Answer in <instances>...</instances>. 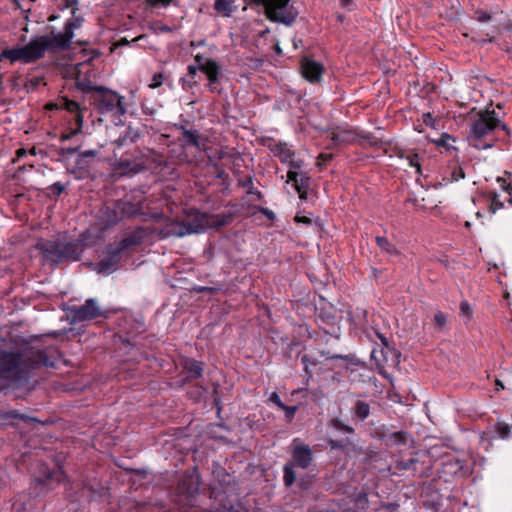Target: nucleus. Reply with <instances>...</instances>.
<instances>
[{"label": "nucleus", "mask_w": 512, "mask_h": 512, "mask_svg": "<svg viewBox=\"0 0 512 512\" xmlns=\"http://www.w3.org/2000/svg\"><path fill=\"white\" fill-rule=\"evenodd\" d=\"M332 158V155L331 154H321L320 155V159L323 161V162H328L330 161Z\"/></svg>", "instance_id": "603ef678"}, {"label": "nucleus", "mask_w": 512, "mask_h": 512, "mask_svg": "<svg viewBox=\"0 0 512 512\" xmlns=\"http://www.w3.org/2000/svg\"><path fill=\"white\" fill-rule=\"evenodd\" d=\"M465 177V174L463 172V169L461 167L455 168V170L452 173V179L454 181H458L460 179H463Z\"/></svg>", "instance_id": "37998d69"}, {"label": "nucleus", "mask_w": 512, "mask_h": 512, "mask_svg": "<svg viewBox=\"0 0 512 512\" xmlns=\"http://www.w3.org/2000/svg\"><path fill=\"white\" fill-rule=\"evenodd\" d=\"M269 401H271L272 403H274L275 405H277L279 408H281L284 403L281 401L279 395L276 393V392H273L270 397H269Z\"/></svg>", "instance_id": "c03bdc74"}, {"label": "nucleus", "mask_w": 512, "mask_h": 512, "mask_svg": "<svg viewBox=\"0 0 512 512\" xmlns=\"http://www.w3.org/2000/svg\"><path fill=\"white\" fill-rule=\"evenodd\" d=\"M97 155V152L95 150H87V151H84L80 154V157L81 158H85V157H96Z\"/></svg>", "instance_id": "09e8293b"}, {"label": "nucleus", "mask_w": 512, "mask_h": 512, "mask_svg": "<svg viewBox=\"0 0 512 512\" xmlns=\"http://www.w3.org/2000/svg\"><path fill=\"white\" fill-rule=\"evenodd\" d=\"M331 358H332V359H335V358H341V356H332Z\"/></svg>", "instance_id": "69168bd1"}, {"label": "nucleus", "mask_w": 512, "mask_h": 512, "mask_svg": "<svg viewBox=\"0 0 512 512\" xmlns=\"http://www.w3.org/2000/svg\"><path fill=\"white\" fill-rule=\"evenodd\" d=\"M498 386H500L502 389L504 388L503 384L500 381L496 382Z\"/></svg>", "instance_id": "680f3d73"}, {"label": "nucleus", "mask_w": 512, "mask_h": 512, "mask_svg": "<svg viewBox=\"0 0 512 512\" xmlns=\"http://www.w3.org/2000/svg\"><path fill=\"white\" fill-rule=\"evenodd\" d=\"M403 159H405L410 167H413L416 169V173L421 175V163H420V157L416 153H407L406 155L401 156Z\"/></svg>", "instance_id": "7c9ffc66"}, {"label": "nucleus", "mask_w": 512, "mask_h": 512, "mask_svg": "<svg viewBox=\"0 0 512 512\" xmlns=\"http://www.w3.org/2000/svg\"><path fill=\"white\" fill-rule=\"evenodd\" d=\"M488 209L491 214H495L497 211L504 208V202L509 201L512 203L510 194L508 193L504 199H501V195L496 192L487 193Z\"/></svg>", "instance_id": "412c9836"}, {"label": "nucleus", "mask_w": 512, "mask_h": 512, "mask_svg": "<svg viewBox=\"0 0 512 512\" xmlns=\"http://www.w3.org/2000/svg\"><path fill=\"white\" fill-rule=\"evenodd\" d=\"M161 238L183 237L189 235L184 221L170 220L158 232Z\"/></svg>", "instance_id": "4468645a"}, {"label": "nucleus", "mask_w": 512, "mask_h": 512, "mask_svg": "<svg viewBox=\"0 0 512 512\" xmlns=\"http://www.w3.org/2000/svg\"><path fill=\"white\" fill-rule=\"evenodd\" d=\"M50 189L53 191L54 194L60 195L64 192L65 186L61 182H55L51 185Z\"/></svg>", "instance_id": "a19ab883"}, {"label": "nucleus", "mask_w": 512, "mask_h": 512, "mask_svg": "<svg viewBox=\"0 0 512 512\" xmlns=\"http://www.w3.org/2000/svg\"><path fill=\"white\" fill-rule=\"evenodd\" d=\"M280 409L285 412L287 420L291 421L297 411V406H287L284 404Z\"/></svg>", "instance_id": "58836bf2"}, {"label": "nucleus", "mask_w": 512, "mask_h": 512, "mask_svg": "<svg viewBox=\"0 0 512 512\" xmlns=\"http://www.w3.org/2000/svg\"><path fill=\"white\" fill-rule=\"evenodd\" d=\"M55 2L60 10L71 9V16L65 21L63 29L61 31L52 29L50 34L31 38L26 45L4 49L0 57L9 58L12 63L19 61L28 64L42 58L48 50L56 52L69 49L75 37V31L82 27L84 19L76 13L78 0H55Z\"/></svg>", "instance_id": "f257e3e1"}, {"label": "nucleus", "mask_w": 512, "mask_h": 512, "mask_svg": "<svg viewBox=\"0 0 512 512\" xmlns=\"http://www.w3.org/2000/svg\"><path fill=\"white\" fill-rule=\"evenodd\" d=\"M299 169L288 170L286 183L293 182V186L299 198L305 200L310 185V177L305 172H299Z\"/></svg>", "instance_id": "9d476101"}, {"label": "nucleus", "mask_w": 512, "mask_h": 512, "mask_svg": "<svg viewBox=\"0 0 512 512\" xmlns=\"http://www.w3.org/2000/svg\"><path fill=\"white\" fill-rule=\"evenodd\" d=\"M271 151L283 164H287L289 170L301 169L303 167V161L298 159L295 160V151L287 143H276L271 148Z\"/></svg>", "instance_id": "1a4fd4ad"}, {"label": "nucleus", "mask_w": 512, "mask_h": 512, "mask_svg": "<svg viewBox=\"0 0 512 512\" xmlns=\"http://www.w3.org/2000/svg\"><path fill=\"white\" fill-rule=\"evenodd\" d=\"M356 136L354 130L338 127L331 132L332 146L351 144L356 140ZM329 147H331V145Z\"/></svg>", "instance_id": "dca6fc26"}, {"label": "nucleus", "mask_w": 512, "mask_h": 512, "mask_svg": "<svg viewBox=\"0 0 512 512\" xmlns=\"http://www.w3.org/2000/svg\"><path fill=\"white\" fill-rule=\"evenodd\" d=\"M196 71H197V68L195 66H192V65L188 66L189 75L194 76L196 74Z\"/></svg>", "instance_id": "864d4df0"}, {"label": "nucleus", "mask_w": 512, "mask_h": 512, "mask_svg": "<svg viewBox=\"0 0 512 512\" xmlns=\"http://www.w3.org/2000/svg\"><path fill=\"white\" fill-rule=\"evenodd\" d=\"M58 475L62 476L63 475L62 471L59 470L57 472L49 473L47 476V480H52L55 476L57 481H60V478L58 477Z\"/></svg>", "instance_id": "8fccbe9b"}, {"label": "nucleus", "mask_w": 512, "mask_h": 512, "mask_svg": "<svg viewBox=\"0 0 512 512\" xmlns=\"http://www.w3.org/2000/svg\"><path fill=\"white\" fill-rule=\"evenodd\" d=\"M476 216H477L478 218H479V217H481V216H482L481 212H479V211H478V212H476Z\"/></svg>", "instance_id": "e2e57ef3"}, {"label": "nucleus", "mask_w": 512, "mask_h": 512, "mask_svg": "<svg viewBox=\"0 0 512 512\" xmlns=\"http://www.w3.org/2000/svg\"><path fill=\"white\" fill-rule=\"evenodd\" d=\"M234 0H216L214 3L215 11L225 17H229L233 11Z\"/></svg>", "instance_id": "a878e982"}, {"label": "nucleus", "mask_w": 512, "mask_h": 512, "mask_svg": "<svg viewBox=\"0 0 512 512\" xmlns=\"http://www.w3.org/2000/svg\"><path fill=\"white\" fill-rule=\"evenodd\" d=\"M377 245L386 253L396 255L398 253L395 245L391 243L386 237H376Z\"/></svg>", "instance_id": "c756f323"}, {"label": "nucleus", "mask_w": 512, "mask_h": 512, "mask_svg": "<svg viewBox=\"0 0 512 512\" xmlns=\"http://www.w3.org/2000/svg\"><path fill=\"white\" fill-rule=\"evenodd\" d=\"M59 105L61 108L67 110L68 112L75 114V122L77 124L76 129L73 130L70 134L63 136L64 140H68L71 138V136L79 133L82 130L83 111L77 102L69 100V99H63Z\"/></svg>", "instance_id": "f8f14e48"}, {"label": "nucleus", "mask_w": 512, "mask_h": 512, "mask_svg": "<svg viewBox=\"0 0 512 512\" xmlns=\"http://www.w3.org/2000/svg\"><path fill=\"white\" fill-rule=\"evenodd\" d=\"M460 315L464 318L471 319L473 310L468 301H462L460 303Z\"/></svg>", "instance_id": "c9c22d12"}, {"label": "nucleus", "mask_w": 512, "mask_h": 512, "mask_svg": "<svg viewBox=\"0 0 512 512\" xmlns=\"http://www.w3.org/2000/svg\"><path fill=\"white\" fill-rule=\"evenodd\" d=\"M144 239V231L142 229H138L127 234L117 245V247L124 251L132 246H137L143 242Z\"/></svg>", "instance_id": "aec40b11"}, {"label": "nucleus", "mask_w": 512, "mask_h": 512, "mask_svg": "<svg viewBox=\"0 0 512 512\" xmlns=\"http://www.w3.org/2000/svg\"><path fill=\"white\" fill-rule=\"evenodd\" d=\"M186 229L189 230V235L193 233L203 232L210 226L209 219L206 214L196 212L184 220Z\"/></svg>", "instance_id": "2eb2a0df"}, {"label": "nucleus", "mask_w": 512, "mask_h": 512, "mask_svg": "<svg viewBox=\"0 0 512 512\" xmlns=\"http://www.w3.org/2000/svg\"><path fill=\"white\" fill-rule=\"evenodd\" d=\"M195 60L198 63V69L204 73L208 79L212 77H220L222 70L220 65L215 60H203L200 56H196Z\"/></svg>", "instance_id": "a211bd4d"}, {"label": "nucleus", "mask_w": 512, "mask_h": 512, "mask_svg": "<svg viewBox=\"0 0 512 512\" xmlns=\"http://www.w3.org/2000/svg\"><path fill=\"white\" fill-rule=\"evenodd\" d=\"M62 251L65 261H77L83 251L79 241H62Z\"/></svg>", "instance_id": "6ab92c4d"}, {"label": "nucleus", "mask_w": 512, "mask_h": 512, "mask_svg": "<svg viewBox=\"0 0 512 512\" xmlns=\"http://www.w3.org/2000/svg\"><path fill=\"white\" fill-rule=\"evenodd\" d=\"M75 321L93 320L103 315L102 309L93 298L87 299L85 303L71 310Z\"/></svg>", "instance_id": "6e6552de"}, {"label": "nucleus", "mask_w": 512, "mask_h": 512, "mask_svg": "<svg viewBox=\"0 0 512 512\" xmlns=\"http://www.w3.org/2000/svg\"><path fill=\"white\" fill-rule=\"evenodd\" d=\"M219 79L220 77H212L208 79L207 89L212 93H221V88L219 87Z\"/></svg>", "instance_id": "e433bc0d"}, {"label": "nucleus", "mask_w": 512, "mask_h": 512, "mask_svg": "<svg viewBox=\"0 0 512 512\" xmlns=\"http://www.w3.org/2000/svg\"><path fill=\"white\" fill-rule=\"evenodd\" d=\"M15 417H19V415H15ZM20 419H24V416H20Z\"/></svg>", "instance_id": "338daca9"}, {"label": "nucleus", "mask_w": 512, "mask_h": 512, "mask_svg": "<svg viewBox=\"0 0 512 512\" xmlns=\"http://www.w3.org/2000/svg\"><path fill=\"white\" fill-rule=\"evenodd\" d=\"M329 444L332 449H343L346 446V443L344 440H334L330 439Z\"/></svg>", "instance_id": "79ce46f5"}, {"label": "nucleus", "mask_w": 512, "mask_h": 512, "mask_svg": "<svg viewBox=\"0 0 512 512\" xmlns=\"http://www.w3.org/2000/svg\"><path fill=\"white\" fill-rule=\"evenodd\" d=\"M423 121H424L425 125H427V126L434 125V118L430 113H426L423 115Z\"/></svg>", "instance_id": "a18cd8bd"}, {"label": "nucleus", "mask_w": 512, "mask_h": 512, "mask_svg": "<svg viewBox=\"0 0 512 512\" xmlns=\"http://www.w3.org/2000/svg\"><path fill=\"white\" fill-rule=\"evenodd\" d=\"M295 221H296L297 223H304V224H306V225H310V224H311V222H312L310 218H308V217H306V216H299V215H296V216H295Z\"/></svg>", "instance_id": "49530a36"}, {"label": "nucleus", "mask_w": 512, "mask_h": 512, "mask_svg": "<svg viewBox=\"0 0 512 512\" xmlns=\"http://www.w3.org/2000/svg\"><path fill=\"white\" fill-rule=\"evenodd\" d=\"M324 68L321 63L309 59L304 58L301 61V72L305 79L310 82H318L320 81Z\"/></svg>", "instance_id": "9b49d317"}, {"label": "nucleus", "mask_w": 512, "mask_h": 512, "mask_svg": "<svg viewBox=\"0 0 512 512\" xmlns=\"http://www.w3.org/2000/svg\"><path fill=\"white\" fill-rule=\"evenodd\" d=\"M184 370L188 372V378L197 379L200 378L203 374V366L201 362H198L194 359H186L184 361Z\"/></svg>", "instance_id": "b1692460"}, {"label": "nucleus", "mask_w": 512, "mask_h": 512, "mask_svg": "<svg viewBox=\"0 0 512 512\" xmlns=\"http://www.w3.org/2000/svg\"><path fill=\"white\" fill-rule=\"evenodd\" d=\"M264 213H265L266 215H268V216H271V215L273 214L272 212L268 211V209H266V210L264 211Z\"/></svg>", "instance_id": "bf43d9fd"}, {"label": "nucleus", "mask_w": 512, "mask_h": 512, "mask_svg": "<svg viewBox=\"0 0 512 512\" xmlns=\"http://www.w3.org/2000/svg\"><path fill=\"white\" fill-rule=\"evenodd\" d=\"M76 148H73V149H68V153L72 154V153H75L76 152Z\"/></svg>", "instance_id": "13d9d810"}, {"label": "nucleus", "mask_w": 512, "mask_h": 512, "mask_svg": "<svg viewBox=\"0 0 512 512\" xmlns=\"http://www.w3.org/2000/svg\"><path fill=\"white\" fill-rule=\"evenodd\" d=\"M370 413V406L366 402L358 401L355 407V415L360 420H365Z\"/></svg>", "instance_id": "72a5a7b5"}, {"label": "nucleus", "mask_w": 512, "mask_h": 512, "mask_svg": "<svg viewBox=\"0 0 512 512\" xmlns=\"http://www.w3.org/2000/svg\"><path fill=\"white\" fill-rule=\"evenodd\" d=\"M46 260L58 264L65 261L62 251V241L49 242L42 248Z\"/></svg>", "instance_id": "f3484780"}, {"label": "nucleus", "mask_w": 512, "mask_h": 512, "mask_svg": "<svg viewBox=\"0 0 512 512\" xmlns=\"http://www.w3.org/2000/svg\"><path fill=\"white\" fill-rule=\"evenodd\" d=\"M378 337L381 340L382 344L385 347H388V339L385 336L381 335V334H378Z\"/></svg>", "instance_id": "5fc2aeb1"}, {"label": "nucleus", "mask_w": 512, "mask_h": 512, "mask_svg": "<svg viewBox=\"0 0 512 512\" xmlns=\"http://www.w3.org/2000/svg\"><path fill=\"white\" fill-rule=\"evenodd\" d=\"M497 434L502 439H507L512 434V426L504 421H498L495 425Z\"/></svg>", "instance_id": "2f4dec72"}, {"label": "nucleus", "mask_w": 512, "mask_h": 512, "mask_svg": "<svg viewBox=\"0 0 512 512\" xmlns=\"http://www.w3.org/2000/svg\"><path fill=\"white\" fill-rule=\"evenodd\" d=\"M164 75L162 73H156L153 75L151 79V83L149 84V87L152 89L158 88L163 84Z\"/></svg>", "instance_id": "4c0bfd02"}, {"label": "nucleus", "mask_w": 512, "mask_h": 512, "mask_svg": "<svg viewBox=\"0 0 512 512\" xmlns=\"http://www.w3.org/2000/svg\"><path fill=\"white\" fill-rule=\"evenodd\" d=\"M142 213L141 202L132 203L127 198L121 199L110 205H105L101 210L100 219L105 226H111L126 217H133Z\"/></svg>", "instance_id": "20e7f679"}, {"label": "nucleus", "mask_w": 512, "mask_h": 512, "mask_svg": "<svg viewBox=\"0 0 512 512\" xmlns=\"http://www.w3.org/2000/svg\"><path fill=\"white\" fill-rule=\"evenodd\" d=\"M291 455L292 458L288 463L301 469H307L313 461L312 449L308 445L301 443L298 438L292 441Z\"/></svg>", "instance_id": "0eeeda50"}, {"label": "nucleus", "mask_w": 512, "mask_h": 512, "mask_svg": "<svg viewBox=\"0 0 512 512\" xmlns=\"http://www.w3.org/2000/svg\"><path fill=\"white\" fill-rule=\"evenodd\" d=\"M415 462H416V460H415V459H410L408 462H405V463L402 465V469H405V470L409 469V468H410V466H411L413 463H415Z\"/></svg>", "instance_id": "3c124183"}, {"label": "nucleus", "mask_w": 512, "mask_h": 512, "mask_svg": "<svg viewBox=\"0 0 512 512\" xmlns=\"http://www.w3.org/2000/svg\"><path fill=\"white\" fill-rule=\"evenodd\" d=\"M349 318L356 327L362 328L367 324V312L364 309H355L349 313Z\"/></svg>", "instance_id": "393cba45"}, {"label": "nucleus", "mask_w": 512, "mask_h": 512, "mask_svg": "<svg viewBox=\"0 0 512 512\" xmlns=\"http://www.w3.org/2000/svg\"><path fill=\"white\" fill-rule=\"evenodd\" d=\"M505 125L501 124L497 113L494 110H485L477 114L476 118L469 126V140L473 141V146L477 149H488L493 147L492 142L481 143V139L489 136L497 127Z\"/></svg>", "instance_id": "7ed1b4c3"}, {"label": "nucleus", "mask_w": 512, "mask_h": 512, "mask_svg": "<svg viewBox=\"0 0 512 512\" xmlns=\"http://www.w3.org/2000/svg\"><path fill=\"white\" fill-rule=\"evenodd\" d=\"M247 4L263 6L267 18L273 22H281L290 25L295 15L288 8L290 0H244Z\"/></svg>", "instance_id": "39448f33"}, {"label": "nucleus", "mask_w": 512, "mask_h": 512, "mask_svg": "<svg viewBox=\"0 0 512 512\" xmlns=\"http://www.w3.org/2000/svg\"><path fill=\"white\" fill-rule=\"evenodd\" d=\"M434 322L439 327H444L446 325V322H447V317H446V315L443 312L438 311L434 315Z\"/></svg>", "instance_id": "ea45409f"}, {"label": "nucleus", "mask_w": 512, "mask_h": 512, "mask_svg": "<svg viewBox=\"0 0 512 512\" xmlns=\"http://www.w3.org/2000/svg\"><path fill=\"white\" fill-rule=\"evenodd\" d=\"M376 354H377V351H376L375 349H374V350H372V352H371V357H372L373 359H375L376 361H379V360H378V358H377V356H376Z\"/></svg>", "instance_id": "4d7b16f0"}, {"label": "nucleus", "mask_w": 512, "mask_h": 512, "mask_svg": "<svg viewBox=\"0 0 512 512\" xmlns=\"http://www.w3.org/2000/svg\"><path fill=\"white\" fill-rule=\"evenodd\" d=\"M294 468L295 466L288 462L283 467V482L287 487H291L296 481L297 476Z\"/></svg>", "instance_id": "bb28decb"}, {"label": "nucleus", "mask_w": 512, "mask_h": 512, "mask_svg": "<svg viewBox=\"0 0 512 512\" xmlns=\"http://www.w3.org/2000/svg\"><path fill=\"white\" fill-rule=\"evenodd\" d=\"M341 3L344 7H350L353 5V0H341Z\"/></svg>", "instance_id": "6e6d98bb"}, {"label": "nucleus", "mask_w": 512, "mask_h": 512, "mask_svg": "<svg viewBox=\"0 0 512 512\" xmlns=\"http://www.w3.org/2000/svg\"><path fill=\"white\" fill-rule=\"evenodd\" d=\"M94 91L100 93V96L96 99L97 109L100 113L114 112L120 115L125 113V108L122 104L123 97L118 93L101 86L95 87Z\"/></svg>", "instance_id": "423d86ee"}, {"label": "nucleus", "mask_w": 512, "mask_h": 512, "mask_svg": "<svg viewBox=\"0 0 512 512\" xmlns=\"http://www.w3.org/2000/svg\"><path fill=\"white\" fill-rule=\"evenodd\" d=\"M56 18H57L56 16L52 15V16H50V17H49V21H53V20H55Z\"/></svg>", "instance_id": "052dcab7"}, {"label": "nucleus", "mask_w": 512, "mask_h": 512, "mask_svg": "<svg viewBox=\"0 0 512 512\" xmlns=\"http://www.w3.org/2000/svg\"><path fill=\"white\" fill-rule=\"evenodd\" d=\"M1 54H2V52L0 53V55H1ZM2 59H8V60H10L9 58H6V57H0V61H1Z\"/></svg>", "instance_id": "0e129e2a"}, {"label": "nucleus", "mask_w": 512, "mask_h": 512, "mask_svg": "<svg viewBox=\"0 0 512 512\" xmlns=\"http://www.w3.org/2000/svg\"><path fill=\"white\" fill-rule=\"evenodd\" d=\"M139 137V133L138 131L132 129V128H128L124 134V136L122 137H119L116 141L117 145L120 147V146H123L127 141L129 142H134L138 139Z\"/></svg>", "instance_id": "473e14b6"}, {"label": "nucleus", "mask_w": 512, "mask_h": 512, "mask_svg": "<svg viewBox=\"0 0 512 512\" xmlns=\"http://www.w3.org/2000/svg\"><path fill=\"white\" fill-rule=\"evenodd\" d=\"M41 366H53V362L42 350H0V380L14 383L26 381L30 372Z\"/></svg>", "instance_id": "f03ea898"}, {"label": "nucleus", "mask_w": 512, "mask_h": 512, "mask_svg": "<svg viewBox=\"0 0 512 512\" xmlns=\"http://www.w3.org/2000/svg\"><path fill=\"white\" fill-rule=\"evenodd\" d=\"M121 252L122 251L117 246L109 247L108 255L98 264V272L105 274L113 272L120 261Z\"/></svg>", "instance_id": "ddd939ff"}, {"label": "nucleus", "mask_w": 512, "mask_h": 512, "mask_svg": "<svg viewBox=\"0 0 512 512\" xmlns=\"http://www.w3.org/2000/svg\"><path fill=\"white\" fill-rule=\"evenodd\" d=\"M409 439V435L406 432L399 431L391 433L388 438L387 442L388 445H400V444H406Z\"/></svg>", "instance_id": "c85d7f7f"}, {"label": "nucleus", "mask_w": 512, "mask_h": 512, "mask_svg": "<svg viewBox=\"0 0 512 512\" xmlns=\"http://www.w3.org/2000/svg\"><path fill=\"white\" fill-rule=\"evenodd\" d=\"M477 19L480 22H487V21L490 20V15L487 14L486 12H478L477 13Z\"/></svg>", "instance_id": "de8ad7c7"}, {"label": "nucleus", "mask_w": 512, "mask_h": 512, "mask_svg": "<svg viewBox=\"0 0 512 512\" xmlns=\"http://www.w3.org/2000/svg\"><path fill=\"white\" fill-rule=\"evenodd\" d=\"M455 138L450 136L447 133L442 134L437 140H435V144L439 147H444L447 151L456 150V147L453 145L455 143Z\"/></svg>", "instance_id": "cd10ccee"}, {"label": "nucleus", "mask_w": 512, "mask_h": 512, "mask_svg": "<svg viewBox=\"0 0 512 512\" xmlns=\"http://www.w3.org/2000/svg\"><path fill=\"white\" fill-rule=\"evenodd\" d=\"M330 425L335 428L336 430L344 433V434H353L354 433V429L343 423L340 419H333L330 423Z\"/></svg>", "instance_id": "f704fd0d"}, {"label": "nucleus", "mask_w": 512, "mask_h": 512, "mask_svg": "<svg viewBox=\"0 0 512 512\" xmlns=\"http://www.w3.org/2000/svg\"><path fill=\"white\" fill-rule=\"evenodd\" d=\"M182 130V138L181 141L184 146H193L199 150L202 149V144L200 142V135L196 130H188L184 127H181Z\"/></svg>", "instance_id": "5701e85b"}, {"label": "nucleus", "mask_w": 512, "mask_h": 512, "mask_svg": "<svg viewBox=\"0 0 512 512\" xmlns=\"http://www.w3.org/2000/svg\"><path fill=\"white\" fill-rule=\"evenodd\" d=\"M141 169H142V164L141 163H138V162H135V161H130L128 159H120L115 164V170L120 175L136 174Z\"/></svg>", "instance_id": "4be33fe9"}]
</instances>
